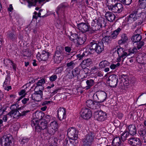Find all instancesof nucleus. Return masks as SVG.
<instances>
[{
  "instance_id": "nucleus-1",
  "label": "nucleus",
  "mask_w": 146,
  "mask_h": 146,
  "mask_svg": "<svg viewBox=\"0 0 146 146\" xmlns=\"http://www.w3.org/2000/svg\"><path fill=\"white\" fill-rule=\"evenodd\" d=\"M104 44L102 42H100L97 43L94 40L91 41L90 44L87 46V49L90 54L92 53V52L95 51L98 53L102 52L104 50Z\"/></svg>"
},
{
  "instance_id": "nucleus-2",
  "label": "nucleus",
  "mask_w": 146,
  "mask_h": 146,
  "mask_svg": "<svg viewBox=\"0 0 146 146\" xmlns=\"http://www.w3.org/2000/svg\"><path fill=\"white\" fill-rule=\"evenodd\" d=\"M58 127V124L57 122L54 120L50 123L49 125V128H48L45 133H43V135L46 139L49 138L51 135H54L57 131Z\"/></svg>"
},
{
  "instance_id": "nucleus-3",
  "label": "nucleus",
  "mask_w": 146,
  "mask_h": 146,
  "mask_svg": "<svg viewBox=\"0 0 146 146\" xmlns=\"http://www.w3.org/2000/svg\"><path fill=\"white\" fill-rule=\"evenodd\" d=\"M31 125L33 128H35V130L37 132L46 129L47 127V122L45 121L44 120L42 121L40 124L38 121L36 119H33L31 121Z\"/></svg>"
},
{
  "instance_id": "nucleus-4",
  "label": "nucleus",
  "mask_w": 146,
  "mask_h": 146,
  "mask_svg": "<svg viewBox=\"0 0 146 146\" xmlns=\"http://www.w3.org/2000/svg\"><path fill=\"white\" fill-rule=\"evenodd\" d=\"M104 19L102 17L93 20L91 24L92 30L94 31L100 30L102 27V24L104 23Z\"/></svg>"
},
{
  "instance_id": "nucleus-5",
  "label": "nucleus",
  "mask_w": 146,
  "mask_h": 146,
  "mask_svg": "<svg viewBox=\"0 0 146 146\" xmlns=\"http://www.w3.org/2000/svg\"><path fill=\"white\" fill-rule=\"evenodd\" d=\"M95 136L94 132L90 131L89 132L83 139V146H91Z\"/></svg>"
},
{
  "instance_id": "nucleus-6",
  "label": "nucleus",
  "mask_w": 146,
  "mask_h": 146,
  "mask_svg": "<svg viewBox=\"0 0 146 146\" xmlns=\"http://www.w3.org/2000/svg\"><path fill=\"white\" fill-rule=\"evenodd\" d=\"M107 94L104 92L100 91L97 92L93 96L94 100L97 101L98 103L105 101L107 98Z\"/></svg>"
},
{
  "instance_id": "nucleus-7",
  "label": "nucleus",
  "mask_w": 146,
  "mask_h": 146,
  "mask_svg": "<svg viewBox=\"0 0 146 146\" xmlns=\"http://www.w3.org/2000/svg\"><path fill=\"white\" fill-rule=\"evenodd\" d=\"M116 51L118 55L116 59L117 62H119L121 61L122 62L123 61L124 59L128 55L125 49L120 46L117 48Z\"/></svg>"
},
{
  "instance_id": "nucleus-8",
  "label": "nucleus",
  "mask_w": 146,
  "mask_h": 146,
  "mask_svg": "<svg viewBox=\"0 0 146 146\" xmlns=\"http://www.w3.org/2000/svg\"><path fill=\"white\" fill-rule=\"evenodd\" d=\"M67 135L70 139L77 140L78 138V132L74 127H71L67 130Z\"/></svg>"
},
{
  "instance_id": "nucleus-9",
  "label": "nucleus",
  "mask_w": 146,
  "mask_h": 146,
  "mask_svg": "<svg viewBox=\"0 0 146 146\" xmlns=\"http://www.w3.org/2000/svg\"><path fill=\"white\" fill-rule=\"evenodd\" d=\"M123 7L121 3H116L114 5H110L108 6L109 10L114 13H119L121 12Z\"/></svg>"
},
{
  "instance_id": "nucleus-10",
  "label": "nucleus",
  "mask_w": 146,
  "mask_h": 146,
  "mask_svg": "<svg viewBox=\"0 0 146 146\" xmlns=\"http://www.w3.org/2000/svg\"><path fill=\"white\" fill-rule=\"evenodd\" d=\"M140 16L137 11H135L127 17L126 21L128 23H131L138 19Z\"/></svg>"
},
{
  "instance_id": "nucleus-11",
  "label": "nucleus",
  "mask_w": 146,
  "mask_h": 146,
  "mask_svg": "<svg viewBox=\"0 0 146 146\" xmlns=\"http://www.w3.org/2000/svg\"><path fill=\"white\" fill-rule=\"evenodd\" d=\"M117 76L115 74L112 75L110 76L107 81L108 84H109V86L111 87H115L118 82Z\"/></svg>"
},
{
  "instance_id": "nucleus-12",
  "label": "nucleus",
  "mask_w": 146,
  "mask_h": 146,
  "mask_svg": "<svg viewBox=\"0 0 146 146\" xmlns=\"http://www.w3.org/2000/svg\"><path fill=\"white\" fill-rule=\"evenodd\" d=\"M94 117L98 121H102L105 120L107 117V114L105 112L101 111L95 113Z\"/></svg>"
},
{
  "instance_id": "nucleus-13",
  "label": "nucleus",
  "mask_w": 146,
  "mask_h": 146,
  "mask_svg": "<svg viewBox=\"0 0 146 146\" xmlns=\"http://www.w3.org/2000/svg\"><path fill=\"white\" fill-rule=\"evenodd\" d=\"M80 113L81 116L84 119L86 120L90 118L92 115L90 110L86 108L82 109Z\"/></svg>"
},
{
  "instance_id": "nucleus-14",
  "label": "nucleus",
  "mask_w": 146,
  "mask_h": 146,
  "mask_svg": "<svg viewBox=\"0 0 146 146\" xmlns=\"http://www.w3.org/2000/svg\"><path fill=\"white\" fill-rule=\"evenodd\" d=\"M49 55L50 54L49 52L43 50L41 54L39 52H38L36 54V56L39 61H45L48 58Z\"/></svg>"
},
{
  "instance_id": "nucleus-15",
  "label": "nucleus",
  "mask_w": 146,
  "mask_h": 146,
  "mask_svg": "<svg viewBox=\"0 0 146 146\" xmlns=\"http://www.w3.org/2000/svg\"><path fill=\"white\" fill-rule=\"evenodd\" d=\"M128 143L132 146H141L142 143L139 138L137 137H132L128 139Z\"/></svg>"
},
{
  "instance_id": "nucleus-16",
  "label": "nucleus",
  "mask_w": 146,
  "mask_h": 146,
  "mask_svg": "<svg viewBox=\"0 0 146 146\" xmlns=\"http://www.w3.org/2000/svg\"><path fill=\"white\" fill-rule=\"evenodd\" d=\"M86 105L87 106L93 110L98 109L99 108V104L97 101H93L92 100H89L86 102Z\"/></svg>"
},
{
  "instance_id": "nucleus-17",
  "label": "nucleus",
  "mask_w": 146,
  "mask_h": 146,
  "mask_svg": "<svg viewBox=\"0 0 146 146\" xmlns=\"http://www.w3.org/2000/svg\"><path fill=\"white\" fill-rule=\"evenodd\" d=\"M13 138L10 135H4L2 137V139L4 140L3 141L4 146H13L12 143Z\"/></svg>"
},
{
  "instance_id": "nucleus-18",
  "label": "nucleus",
  "mask_w": 146,
  "mask_h": 146,
  "mask_svg": "<svg viewBox=\"0 0 146 146\" xmlns=\"http://www.w3.org/2000/svg\"><path fill=\"white\" fill-rule=\"evenodd\" d=\"M57 115L58 119L61 121L66 118V109L64 108H60L57 110Z\"/></svg>"
},
{
  "instance_id": "nucleus-19",
  "label": "nucleus",
  "mask_w": 146,
  "mask_h": 146,
  "mask_svg": "<svg viewBox=\"0 0 146 146\" xmlns=\"http://www.w3.org/2000/svg\"><path fill=\"white\" fill-rule=\"evenodd\" d=\"M10 75V74H8L6 76L5 80L3 85V89L5 90H7V91L11 90L12 88L11 86H9L11 81Z\"/></svg>"
},
{
  "instance_id": "nucleus-20",
  "label": "nucleus",
  "mask_w": 146,
  "mask_h": 146,
  "mask_svg": "<svg viewBox=\"0 0 146 146\" xmlns=\"http://www.w3.org/2000/svg\"><path fill=\"white\" fill-rule=\"evenodd\" d=\"M35 93L32 95V99L35 101L39 102L42 100L43 96L42 91L35 90Z\"/></svg>"
},
{
  "instance_id": "nucleus-21",
  "label": "nucleus",
  "mask_w": 146,
  "mask_h": 146,
  "mask_svg": "<svg viewBox=\"0 0 146 146\" xmlns=\"http://www.w3.org/2000/svg\"><path fill=\"white\" fill-rule=\"evenodd\" d=\"M77 26L78 29L82 33L89 31L90 28V26L88 24L84 23L78 24Z\"/></svg>"
},
{
  "instance_id": "nucleus-22",
  "label": "nucleus",
  "mask_w": 146,
  "mask_h": 146,
  "mask_svg": "<svg viewBox=\"0 0 146 146\" xmlns=\"http://www.w3.org/2000/svg\"><path fill=\"white\" fill-rule=\"evenodd\" d=\"M45 83L44 79L42 78L39 80L36 83V86H35L34 90H40L42 91L44 89L43 85Z\"/></svg>"
},
{
  "instance_id": "nucleus-23",
  "label": "nucleus",
  "mask_w": 146,
  "mask_h": 146,
  "mask_svg": "<svg viewBox=\"0 0 146 146\" xmlns=\"http://www.w3.org/2000/svg\"><path fill=\"white\" fill-rule=\"evenodd\" d=\"M93 62L92 60L90 58L83 60L80 64L81 67H89L92 66Z\"/></svg>"
},
{
  "instance_id": "nucleus-24",
  "label": "nucleus",
  "mask_w": 146,
  "mask_h": 146,
  "mask_svg": "<svg viewBox=\"0 0 146 146\" xmlns=\"http://www.w3.org/2000/svg\"><path fill=\"white\" fill-rule=\"evenodd\" d=\"M78 143V140L66 139L64 142V145L65 146H76Z\"/></svg>"
},
{
  "instance_id": "nucleus-25",
  "label": "nucleus",
  "mask_w": 146,
  "mask_h": 146,
  "mask_svg": "<svg viewBox=\"0 0 146 146\" xmlns=\"http://www.w3.org/2000/svg\"><path fill=\"white\" fill-rule=\"evenodd\" d=\"M10 115V120L15 118H18L20 117L21 113L18 110L11 111L8 113Z\"/></svg>"
},
{
  "instance_id": "nucleus-26",
  "label": "nucleus",
  "mask_w": 146,
  "mask_h": 146,
  "mask_svg": "<svg viewBox=\"0 0 146 146\" xmlns=\"http://www.w3.org/2000/svg\"><path fill=\"white\" fill-rule=\"evenodd\" d=\"M105 16L106 19L110 22H112L115 18L114 15L109 11H108L106 13Z\"/></svg>"
},
{
  "instance_id": "nucleus-27",
  "label": "nucleus",
  "mask_w": 146,
  "mask_h": 146,
  "mask_svg": "<svg viewBox=\"0 0 146 146\" xmlns=\"http://www.w3.org/2000/svg\"><path fill=\"white\" fill-rule=\"evenodd\" d=\"M128 128L130 135H134L136 133L137 130L135 125H130L128 126Z\"/></svg>"
},
{
  "instance_id": "nucleus-28",
  "label": "nucleus",
  "mask_w": 146,
  "mask_h": 146,
  "mask_svg": "<svg viewBox=\"0 0 146 146\" xmlns=\"http://www.w3.org/2000/svg\"><path fill=\"white\" fill-rule=\"evenodd\" d=\"M128 38L127 35L125 34H123L121 35V39L119 40L118 41V43L119 45L124 44L127 42Z\"/></svg>"
},
{
  "instance_id": "nucleus-29",
  "label": "nucleus",
  "mask_w": 146,
  "mask_h": 146,
  "mask_svg": "<svg viewBox=\"0 0 146 146\" xmlns=\"http://www.w3.org/2000/svg\"><path fill=\"white\" fill-rule=\"evenodd\" d=\"M129 84V81L127 78H121L119 82V85L121 87H122L123 86H127Z\"/></svg>"
},
{
  "instance_id": "nucleus-30",
  "label": "nucleus",
  "mask_w": 146,
  "mask_h": 146,
  "mask_svg": "<svg viewBox=\"0 0 146 146\" xmlns=\"http://www.w3.org/2000/svg\"><path fill=\"white\" fill-rule=\"evenodd\" d=\"M121 143L120 138L117 137L114 138L112 141V145L113 146H119Z\"/></svg>"
},
{
  "instance_id": "nucleus-31",
  "label": "nucleus",
  "mask_w": 146,
  "mask_h": 146,
  "mask_svg": "<svg viewBox=\"0 0 146 146\" xmlns=\"http://www.w3.org/2000/svg\"><path fill=\"white\" fill-rule=\"evenodd\" d=\"M86 83L87 86H86L84 88H85L86 90H88L91 88L93 86L94 83V80L92 79H90L87 80L86 81Z\"/></svg>"
},
{
  "instance_id": "nucleus-32",
  "label": "nucleus",
  "mask_w": 146,
  "mask_h": 146,
  "mask_svg": "<svg viewBox=\"0 0 146 146\" xmlns=\"http://www.w3.org/2000/svg\"><path fill=\"white\" fill-rule=\"evenodd\" d=\"M142 38V37L139 34L133 35L131 38V40L134 42H139Z\"/></svg>"
},
{
  "instance_id": "nucleus-33",
  "label": "nucleus",
  "mask_w": 146,
  "mask_h": 146,
  "mask_svg": "<svg viewBox=\"0 0 146 146\" xmlns=\"http://www.w3.org/2000/svg\"><path fill=\"white\" fill-rule=\"evenodd\" d=\"M130 133L127 131H125L121 134V138L123 141H125L130 136Z\"/></svg>"
},
{
  "instance_id": "nucleus-34",
  "label": "nucleus",
  "mask_w": 146,
  "mask_h": 146,
  "mask_svg": "<svg viewBox=\"0 0 146 146\" xmlns=\"http://www.w3.org/2000/svg\"><path fill=\"white\" fill-rule=\"evenodd\" d=\"M138 132L140 136L143 138L146 135V129L145 128H141L138 130Z\"/></svg>"
},
{
  "instance_id": "nucleus-35",
  "label": "nucleus",
  "mask_w": 146,
  "mask_h": 146,
  "mask_svg": "<svg viewBox=\"0 0 146 146\" xmlns=\"http://www.w3.org/2000/svg\"><path fill=\"white\" fill-rule=\"evenodd\" d=\"M86 38L85 36L83 37H78L77 38L76 42V43L78 45H81L83 44L86 41Z\"/></svg>"
},
{
  "instance_id": "nucleus-36",
  "label": "nucleus",
  "mask_w": 146,
  "mask_h": 146,
  "mask_svg": "<svg viewBox=\"0 0 146 146\" xmlns=\"http://www.w3.org/2000/svg\"><path fill=\"white\" fill-rule=\"evenodd\" d=\"M110 63L108 61L104 60L101 62L99 64V66L100 68H104L106 67L110 66Z\"/></svg>"
},
{
  "instance_id": "nucleus-37",
  "label": "nucleus",
  "mask_w": 146,
  "mask_h": 146,
  "mask_svg": "<svg viewBox=\"0 0 146 146\" xmlns=\"http://www.w3.org/2000/svg\"><path fill=\"white\" fill-rule=\"evenodd\" d=\"M80 71L81 69L79 67H77L72 70V74H73L74 76L75 77L77 76L80 74Z\"/></svg>"
},
{
  "instance_id": "nucleus-38",
  "label": "nucleus",
  "mask_w": 146,
  "mask_h": 146,
  "mask_svg": "<svg viewBox=\"0 0 146 146\" xmlns=\"http://www.w3.org/2000/svg\"><path fill=\"white\" fill-rule=\"evenodd\" d=\"M138 4L141 8H145L146 7V0H139Z\"/></svg>"
},
{
  "instance_id": "nucleus-39",
  "label": "nucleus",
  "mask_w": 146,
  "mask_h": 146,
  "mask_svg": "<svg viewBox=\"0 0 146 146\" xmlns=\"http://www.w3.org/2000/svg\"><path fill=\"white\" fill-rule=\"evenodd\" d=\"M144 54H140L138 55L136 58V60L139 63L142 62V61L144 59L145 57L144 56Z\"/></svg>"
},
{
  "instance_id": "nucleus-40",
  "label": "nucleus",
  "mask_w": 146,
  "mask_h": 146,
  "mask_svg": "<svg viewBox=\"0 0 146 146\" xmlns=\"http://www.w3.org/2000/svg\"><path fill=\"white\" fill-rule=\"evenodd\" d=\"M66 66L68 68L73 69L75 66V63L74 61H72L66 64Z\"/></svg>"
},
{
  "instance_id": "nucleus-41",
  "label": "nucleus",
  "mask_w": 146,
  "mask_h": 146,
  "mask_svg": "<svg viewBox=\"0 0 146 146\" xmlns=\"http://www.w3.org/2000/svg\"><path fill=\"white\" fill-rule=\"evenodd\" d=\"M42 115L43 114L41 112H36L35 113V117L38 120L41 119L42 118Z\"/></svg>"
},
{
  "instance_id": "nucleus-42",
  "label": "nucleus",
  "mask_w": 146,
  "mask_h": 146,
  "mask_svg": "<svg viewBox=\"0 0 146 146\" xmlns=\"http://www.w3.org/2000/svg\"><path fill=\"white\" fill-rule=\"evenodd\" d=\"M66 7V6L64 4H61L58 7L57 10L56 11V13L58 14L60 13L61 10H63L64 8Z\"/></svg>"
},
{
  "instance_id": "nucleus-43",
  "label": "nucleus",
  "mask_w": 146,
  "mask_h": 146,
  "mask_svg": "<svg viewBox=\"0 0 146 146\" xmlns=\"http://www.w3.org/2000/svg\"><path fill=\"white\" fill-rule=\"evenodd\" d=\"M29 98H24L21 100L23 104H24L23 107H25L26 105L28 104V103L29 102Z\"/></svg>"
},
{
  "instance_id": "nucleus-44",
  "label": "nucleus",
  "mask_w": 146,
  "mask_h": 146,
  "mask_svg": "<svg viewBox=\"0 0 146 146\" xmlns=\"http://www.w3.org/2000/svg\"><path fill=\"white\" fill-rule=\"evenodd\" d=\"M7 36L8 38L11 39H13L15 37V35L13 32H9Z\"/></svg>"
},
{
  "instance_id": "nucleus-45",
  "label": "nucleus",
  "mask_w": 146,
  "mask_h": 146,
  "mask_svg": "<svg viewBox=\"0 0 146 146\" xmlns=\"http://www.w3.org/2000/svg\"><path fill=\"white\" fill-rule=\"evenodd\" d=\"M29 140V139L28 138L25 137H23L22 139H20L19 141L21 144H23L28 142Z\"/></svg>"
},
{
  "instance_id": "nucleus-46",
  "label": "nucleus",
  "mask_w": 146,
  "mask_h": 146,
  "mask_svg": "<svg viewBox=\"0 0 146 146\" xmlns=\"http://www.w3.org/2000/svg\"><path fill=\"white\" fill-rule=\"evenodd\" d=\"M144 45V42L142 41L137 42V47L138 50L141 48Z\"/></svg>"
},
{
  "instance_id": "nucleus-47",
  "label": "nucleus",
  "mask_w": 146,
  "mask_h": 146,
  "mask_svg": "<svg viewBox=\"0 0 146 146\" xmlns=\"http://www.w3.org/2000/svg\"><path fill=\"white\" fill-rule=\"evenodd\" d=\"M57 76L56 75L53 74L49 77V80L52 82L55 81L57 79Z\"/></svg>"
},
{
  "instance_id": "nucleus-48",
  "label": "nucleus",
  "mask_w": 146,
  "mask_h": 146,
  "mask_svg": "<svg viewBox=\"0 0 146 146\" xmlns=\"http://www.w3.org/2000/svg\"><path fill=\"white\" fill-rule=\"evenodd\" d=\"M132 1V0H121V2L125 5H129L131 3Z\"/></svg>"
},
{
  "instance_id": "nucleus-49",
  "label": "nucleus",
  "mask_w": 146,
  "mask_h": 146,
  "mask_svg": "<svg viewBox=\"0 0 146 146\" xmlns=\"http://www.w3.org/2000/svg\"><path fill=\"white\" fill-rule=\"evenodd\" d=\"M44 118L45 119L44 120L45 122H47L48 123L51 119L52 117L50 115H47L45 116Z\"/></svg>"
},
{
  "instance_id": "nucleus-50",
  "label": "nucleus",
  "mask_w": 146,
  "mask_h": 146,
  "mask_svg": "<svg viewBox=\"0 0 146 146\" xmlns=\"http://www.w3.org/2000/svg\"><path fill=\"white\" fill-rule=\"evenodd\" d=\"M10 117L9 113L6 115H4L3 117V120L5 122L8 119H9L10 120Z\"/></svg>"
},
{
  "instance_id": "nucleus-51",
  "label": "nucleus",
  "mask_w": 146,
  "mask_h": 146,
  "mask_svg": "<svg viewBox=\"0 0 146 146\" xmlns=\"http://www.w3.org/2000/svg\"><path fill=\"white\" fill-rule=\"evenodd\" d=\"M112 39L110 36H106L104 38L103 40L105 41L106 42H110L111 40Z\"/></svg>"
},
{
  "instance_id": "nucleus-52",
  "label": "nucleus",
  "mask_w": 146,
  "mask_h": 146,
  "mask_svg": "<svg viewBox=\"0 0 146 146\" xmlns=\"http://www.w3.org/2000/svg\"><path fill=\"white\" fill-rule=\"evenodd\" d=\"M138 49L135 47H133V48L130 49L129 52L131 53L135 54L137 51Z\"/></svg>"
},
{
  "instance_id": "nucleus-53",
  "label": "nucleus",
  "mask_w": 146,
  "mask_h": 146,
  "mask_svg": "<svg viewBox=\"0 0 146 146\" xmlns=\"http://www.w3.org/2000/svg\"><path fill=\"white\" fill-rule=\"evenodd\" d=\"M4 64L6 66H7L9 64H10L12 61L10 60L7 59H4Z\"/></svg>"
},
{
  "instance_id": "nucleus-54",
  "label": "nucleus",
  "mask_w": 146,
  "mask_h": 146,
  "mask_svg": "<svg viewBox=\"0 0 146 146\" xmlns=\"http://www.w3.org/2000/svg\"><path fill=\"white\" fill-rule=\"evenodd\" d=\"M82 68V72L84 74H87L89 72V69L86 68V67H81Z\"/></svg>"
},
{
  "instance_id": "nucleus-55",
  "label": "nucleus",
  "mask_w": 146,
  "mask_h": 146,
  "mask_svg": "<svg viewBox=\"0 0 146 146\" xmlns=\"http://www.w3.org/2000/svg\"><path fill=\"white\" fill-rule=\"evenodd\" d=\"M10 108L11 110V111H15L18 110H17V106L16 105L14 104L12 105L10 107Z\"/></svg>"
},
{
  "instance_id": "nucleus-56",
  "label": "nucleus",
  "mask_w": 146,
  "mask_h": 146,
  "mask_svg": "<svg viewBox=\"0 0 146 146\" xmlns=\"http://www.w3.org/2000/svg\"><path fill=\"white\" fill-rule=\"evenodd\" d=\"M66 77H67L68 78L72 79L74 78V76L73 74H72V72H68L66 75Z\"/></svg>"
},
{
  "instance_id": "nucleus-57",
  "label": "nucleus",
  "mask_w": 146,
  "mask_h": 146,
  "mask_svg": "<svg viewBox=\"0 0 146 146\" xmlns=\"http://www.w3.org/2000/svg\"><path fill=\"white\" fill-rule=\"evenodd\" d=\"M31 52L28 50L24 52V56L27 57L30 56L31 55Z\"/></svg>"
},
{
  "instance_id": "nucleus-58",
  "label": "nucleus",
  "mask_w": 146,
  "mask_h": 146,
  "mask_svg": "<svg viewBox=\"0 0 146 146\" xmlns=\"http://www.w3.org/2000/svg\"><path fill=\"white\" fill-rule=\"evenodd\" d=\"M122 29V27H118L117 29L114 31V32L116 34L118 35L121 30Z\"/></svg>"
},
{
  "instance_id": "nucleus-59",
  "label": "nucleus",
  "mask_w": 146,
  "mask_h": 146,
  "mask_svg": "<svg viewBox=\"0 0 146 146\" xmlns=\"http://www.w3.org/2000/svg\"><path fill=\"white\" fill-rule=\"evenodd\" d=\"M26 91L24 90H22L19 92V95L20 96L23 95L22 97L23 98L25 97L26 94H25Z\"/></svg>"
},
{
  "instance_id": "nucleus-60",
  "label": "nucleus",
  "mask_w": 146,
  "mask_h": 146,
  "mask_svg": "<svg viewBox=\"0 0 146 146\" xmlns=\"http://www.w3.org/2000/svg\"><path fill=\"white\" fill-rule=\"evenodd\" d=\"M62 69L61 68H57L55 70L56 73V74L60 73L62 72Z\"/></svg>"
},
{
  "instance_id": "nucleus-61",
  "label": "nucleus",
  "mask_w": 146,
  "mask_h": 146,
  "mask_svg": "<svg viewBox=\"0 0 146 146\" xmlns=\"http://www.w3.org/2000/svg\"><path fill=\"white\" fill-rule=\"evenodd\" d=\"M117 35H118L116 34V33H115L114 32H113L111 35L110 36L112 39H114L117 37Z\"/></svg>"
},
{
  "instance_id": "nucleus-62",
  "label": "nucleus",
  "mask_w": 146,
  "mask_h": 146,
  "mask_svg": "<svg viewBox=\"0 0 146 146\" xmlns=\"http://www.w3.org/2000/svg\"><path fill=\"white\" fill-rule=\"evenodd\" d=\"M65 50L66 52L68 53H70L71 49L70 47L67 46L65 47Z\"/></svg>"
},
{
  "instance_id": "nucleus-63",
  "label": "nucleus",
  "mask_w": 146,
  "mask_h": 146,
  "mask_svg": "<svg viewBox=\"0 0 146 146\" xmlns=\"http://www.w3.org/2000/svg\"><path fill=\"white\" fill-rule=\"evenodd\" d=\"M30 112L29 110H26L23 111L21 113L20 117L25 115L27 113Z\"/></svg>"
},
{
  "instance_id": "nucleus-64",
  "label": "nucleus",
  "mask_w": 146,
  "mask_h": 146,
  "mask_svg": "<svg viewBox=\"0 0 146 146\" xmlns=\"http://www.w3.org/2000/svg\"><path fill=\"white\" fill-rule=\"evenodd\" d=\"M85 54H84V53H83L82 54H78L77 55V57L79 59V60H80L81 59H82L83 57L84 56Z\"/></svg>"
}]
</instances>
